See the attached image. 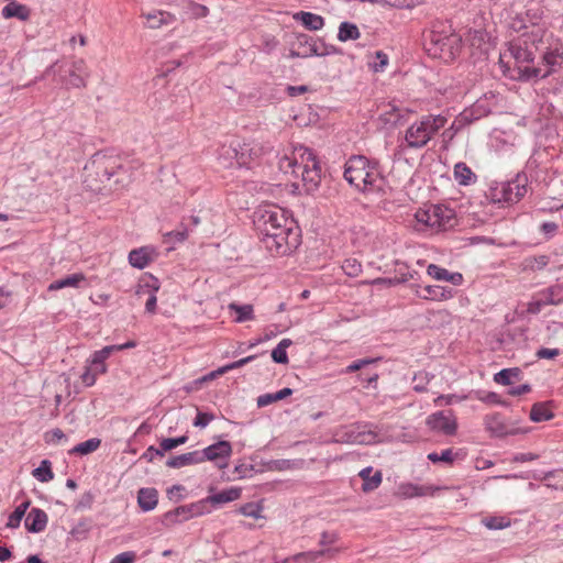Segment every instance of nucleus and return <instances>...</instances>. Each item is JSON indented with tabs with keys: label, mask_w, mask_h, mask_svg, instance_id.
Returning a JSON list of instances; mask_svg holds the SVG:
<instances>
[{
	"label": "nucleus",
	"mask_w": 563,
	"mask_h": 563,
	"mask_svg": "<svg viewBox=\"0 0 563 563\" xmlns=\"http://www.w3.org/2000/svg\"><path fill=\"white\" fill-rule=\"evenodd\" d=\"M295 19L300 21L305 27L311 31H318L324 25L323 18L311 12L301 11L295 15Z\"/></svg>",
	"instance_id": "obj_37"
},
{
	"label": "nucleus",
	"mask_w": 563,
	"mask_h": 563,
	"mask_svg": "<svg viewBox=\"0 0 563 563\" xmlns=\"http://www.w3.org/2000/svg\"><path fill=\"white\" fill-rule=\"evenodd\" d=\"M542 302L549 305L563 303V285L556 284L539 292Z\"/></svg>",
	"instance_id": "obj_35"
},
{
	"label": "nucleus",
	"mask_w": 563,
	"mask_h": 563,
	"mask_svg": "<svg viewBox=\"0 0 563 563\" xmlns=\"http://www.w3.org/2000/svg\"><path fill=\"white\" fill-rule=\"evenodd\" d=\"M301 150V162L298 163L296 158L294 161L287 158L288 166L292 167V174L301 176L306 190L313 191L321 180V167L311 150L307 147Z\"/></svg>",
	"instance_id": "obj_8"
},
{
	"label": "nucleus",
	"mask_w": 563,
	"mask_h": 563,
	"mask_svg": "<svg viewBox=\"0 0 563 563\" xmlns=\"http://www.w3.org/2000/svg\"><path fill=\"white\" fill-rule=\"evenodd\" d=\"M484 423L486 430L497 438L517 433V429L510 428L499 413L487 415L484 419Z\"/></svg>",
	"instance_id": "obj_18"
},
{
	"label": "nucleus",
	"mask_w": 563,
	"mask_h": 563,
	"mask_svg": "<svg viewBox=\"0 0 563 563\" xmlns=\"http://www.w3.org/2000/svg\"><path fill=\"white\" fill-rule=\"evenodd\" d=\"M57 75L66 88L82 89L87 86L90 71L84 58H74L69 65L59 66Z\"/></svg>",
	"instance_id": "obj_10"
},
{
	"label": "nucleus",
	"mask_w": 563,
	"mask_h": 563,
	"mask_svg": "<svg viewBox=\"0 0 563 563\" xmlns=\"http://www.w3.org/2000/svg\"><path fill=\"white\" fill-rule=\"evenodd\" d=\"M188 236V230L184 224H180L174 231H170L164 235L166 241L175 240L176 242H184Z\"/></svg>",
	"instance_id": "obj_58"
},
{
	"label": "nucleus",
	"mask_w": 563,
	"mask_h": 563,
	"mask_svg": "<svg viewBox=\"0 0 563 563\" xmlns=\"http://www.w3.org/2000/svg\"><path fill=\"white\" fill-rule=\"evenodd\" d=\"M303 463V460H274L269 463V468L274 471L295 470L302 467Z\"/></svg>",
	"instance_id": "obj_51"
},
{
	"label": "nucleus",
	"mask_w": 563,
	"mask_h": 563,
	"mask_svg": "<svg viewBox=\"0 0 563 563\" xmlns=\"http://www.w3.org/2000/svg\"><path fill=\"white\" fill-rule=\"evenodd\" d=\"M188 441V435L184 434L177 438H166L161 441L163 451H170L179 445L185 444Z\"/></svg>",
	"instance_id": "obj_55"
},
{
	"label": "nucleus",
	"mask_w": 563,
	"mask_h": 563,
	"mask_svg": "<svg viewBox=\"0 0 563 563\" xmlns=\"http://www.w3.org/2000/svg\"><path fill=\"white\" fill-rule=\"evenodd\" d=\"M101 444V440L98 438H91L87 441L80 442L75 445L70 451V455H87L95 452Z\"/></svg>",
	"instance_id": "obj_43"
},
{
	"label": "nucleus",
	"mask_w": 563,
	"mask_h": 563,
	"mask_svg": "<svg viewBox=\"0 0 563 563\" xmlns=\"http://www.w3.org/2000/svg\"><path fill=\"white\" fill-rule=\"evenodd\" d=\"M228 308L230 311H233L236 313L234 321L238 323H242V322L254 319V312H253L252 305H239L235 302H231Z\"/></svg>",
	"instance_id": "obj_41"
},
{
	"label": "nucleus",
	"mask_w": 563,
	"mask_h": 563,
	"mask_svg": "<svg viewBox=\"0 0 563 563\" xmlns=\"http://www.w3.org/2000/svg\"><path fill=\"white\" fill-rule=\"evenodd\" d=\"M263 148L250 142H231L229 145H222L220 157L225 159H234L240 167L249 166L253 161L258 158Z\"/></svg>",
	"instance_id": "obj_11"
},
{
	"label": "nucleus",
	"mask_w": 563,
	"mask_h": 563,
	"mask_svg": "<svg viewBox=\"0 0 563 563\" xmlns=\"http://www.w3.org/2000/svg\"><path fill=\"white\" fill-rule=\"evenodd\" d=\"M166 451H163V448L156 449L155 446L151 445L146 449V451L143 453L142 459H145L148 462H152L156 456L163 457Z\"/></svg>",
	"instance_id": "obj_61"
},
{
	"label": "nucleus",
	"mask_w": 563,
	"mask_h": 563,
	"mask_svg": "<svg viewBox=\"0 0 563 563\" xmlns=\"http://www.w3.org/2000/svg\"><path fill=\"white\" fill-rule=\"evenodd\" d=\"M474 397L478 400L487 405H499V406H508V402L503 399L498 394L494 391H487L486 389H475Z\"/></svg>",
	"instance_id": "obj_46"
},
{
	"label": "nucleus",
	"mask_w": 563,
	"mask_h": 563,
	"mask_svg": "<svg viewBox=\"0 0 563 563\" xmlns=\"http://www.w3.org/2000/svg\"><path fill=\"white\" fill-rule=\"evenodd\" d=\"M157 279L153 280V284H145L140 285L136 289V295L139 297L147 296L145 301V310L148 313H155L156 312V303H157V297L156 291L158 290V284Z\"/></svg>",
	"instance_id": "obj_21"
},
{
	"label": "nucleus",
	"mask_w": 563,
	"mask_h": 563,
	"mask_svg": "<svg viewBox=\"0 0 563 563\" xmlns=\"http://www.w3.org/2000/svg\"><path fill=\"white\" fill-rule=\"evenodd\" d=\"M372 472V467H365L358 473V476L363 479L362 490L364 493L373 492L382 484V472L376 471L374 474Z\"/></svg>",
	"instance_id": "obj_27"
},
{
	"label": "nucleus",
	"mask_w": 563,
	"mask_h": 563,
	"mask_svg": "<svg viewBox=\"0 0 563 563\" xmlns=\"http://www.w3.org/2000/svg\"><path fill=\"white\" fill-rule=\"evenodd\" d=\"M63 439H65V433L58 428L45 433L46 443H58Z\"/></svg>",
	"instance_id": "obj_63"
},
{
	"label": "nucleus",
	"mask_w": 563,
	"mask_h": 563,
	"mask_svg": "<svg viewBox=\"0 0 563 563\" xmlns=\"http://www.w3.org/2000/svg\"><path fill=\"white\" fill-rule=\"evenodd\" d=\"M30 506V501L21 503L13 512L9 516L7 527L11 529H15L20 526L21 520L25 516L26 509Z\"/></svg>",
	"instance_id": "obj_50"
},
{
	"label": "nucleus",
	"mask_w": 563,
	"mask_h": 563,
	"mask_svg": "<svg viewBox=\"0 0 563 563\" xmlns=\"http://www.w3.org/2000/svg\"><path fill=\"white\" fill-rule=\"evenodd\" d=\"M523 32L508 43V48L500 53L499 63L504 74L515 80L528 81L543 79L556 71L563 62L559 48L548 51L547 31L532 23L520 26Z\"/></svg>",
	"instance_id": "obj_1"
},
{
	"label": "nucleus",
	"mask_w": 563,
	"mask_h": 563,
	"mask_svg": "<svg viewBox=\"0 0 563 563\" xmlns=\"http://www.w3.org/2000/svg\"><path fill=\"white\" fill-rule=\"evenodd\" d=\"M213 419H214V416L212 413L198 411V413H197V416H196V418L194 420V426L195 427H199V428H205Z\"/></svg>",
	"instance_id": "obj_60"
},
{
	"label": "nucleus",
	"mask_w": 563,
	"mask_h": 563,
	"mask_svg": "<svg viewBox=\"0 0 563 563\" xmlns=\"http://www.w3.org/2000/svg\"><path fill=\"white\" fill-rule=\"evenodd\" d=\"M86 186L92 191H100L103 185L121 184L128 172L124 168L123 159L119 155L109 154L107 152H98L93 154L85 166Z\"/></svg>",
	"instance_id": "obj_3"
},
{
	"label": "nucleus",
	"mask_w": 563,
	"mask_h": 563,
	"mask_svg": "<svg viewBox=\"0 0 563 563\" xmlns=\"http://www.w3.org/2000/svg\"><path fill=\"white\" fill-rule=\"evenodd\" d=\"M158 503V492L155 488H141L137 493V504L143 511L153 510Z\"/></svg>",
	"instance_id": "obj_29"
},
{
	"label": "nucleus",
	"mask_w": 563,
	"mask_h": 563,
	"mask_svg": "<svg viewBox=\"0 0 563 563\" xmlns=\"http://www.w3.org/2000/svg\"><path fill=\"white\" fill-rule=\"evenodd\" d=\"M86 279L85 275L81 273L68 275L64 278L57 279L49 284L48 291L58 290L66 287H79L80 283Z\"/></svg>",
	"instance_id": "obj_38"
},
{
	"label": "nucleus",
	"mask_w": 563,
	"mask_h": 563,
	"mask_svg": "<svg viewBox=\"0 0 563 563\" xmlns=\"http://www.w3.org/2000/svg\"><path fill=\"white\" fill-rule=\"evenodd\" d=\"M4 19L16 18L20 21H27L31 16V9L16 1L9 2L1 11Z\"/></svg>",
	"instance_id": "obj_25"
},
{
	"label": "nucleus",
	"mask_w": 563,
	"mask_h": 563,
	"mask_svg": "<svg viewBox=\"0 0 563 563\" xmlns=\"http://www.w3.org/2000/svg\"><path fill=\"white\" fill-rule=\"evenodd\" d=\"M240 512L245 517L260 518L262 507L255 503H247L240 508Z\"/></svg>",
	"instance_id": "obj_57"
},
{
	"label": "nucleus",
	"mask_w": 563,
	"mask_h": 563,
	"mask_svg": "<svg viewBox=\"0 0 563 563\" xmlns=\"http://www.w3.org/2000/svg\"><path fill=\"white\" fill-rule=\"evenodd\" d=\"M339 540V534L335 531H323L320 534L319 545L321 549L331 548Z\"/></svg>",
	"instance_id": "obj_56"
},
{
	"label": "nucleus",
	"mask_w": 563,
	"mask_h": 563,
	"mask_svg": "<svg viewBox=\"0 0 563 563\" xmlns=\"http://www.w3.org/2000/svg\"><path fill=\"white\" fill-rule=\"evenodd\" d=\"M527 188L528 177L521 173L511 180L493 183L486 196L495 203H516L527 194Z\"/></svg>",
	"instance_id": "obj_6"
},
{
	"label": "nucleus",
	"mask_w": 563,
	"mask_h": 563,
	"mask_svg": "<svg viewBox=\"0 0 563 563\" xmlns=\"http://www.w3.org/2000/svg\"><path fill=\"white\" fill-rule=\"evenodd\" d=\"M181 8L189 19H201L209 14V9L206 5L191 0H183Z\"/></svg>",
	"instance_id": "obj_39"
},
{
	"label": "nucleus",
	"mask_w": 563,
	"mask_h": 563,
	"mask_svg": "<svg viewBox=\"0 0 563 563\" xmlns=\"http://www.w3.org/2000/svg\"><path fill=\"white\" fill-rule=\"evenodd\" d=\"M333 438L335 442L351 444H374L382 442L384 439L378 426L367 423L340 427L334 431Z\"/></svg>",
	"instance_id": "obj_7"
},
{
	"label": "nucleus",
	"mask_w": 563,
	"mask_h": 563,
	"mask_svg": "<svg viewBox=\"0 0 563 563\" xmlns=\"http://www.w3.org/2000/svg\"><path fill=\"white\" fill-rule=\"evenodd\" d=\"M241 496V489L239 488H229L221 490L217 494L210 495L201 501H206V508H209V504L211 505H220L236 500Z\"/></svg>",
	"instance_id": "obj_28"
},
{
	"label": "nucleus",
	"mask_w": 563,
	"mask_h": 563,
	"mask_svg": "<svg viewBox=\"0 0 563 563\" xmlns=\"http://www.w3.org/2000/svg\"><path fill=\"white\" fill-rule=\"evenodd\" d=\"M427 426L444 435H454L457 430V422L451 410L437 411L427 418Z\"/></svg>",
	"instance_id": "obj_14"
},
{
	"label": "nucleus",
	"mask_w": 563,
	"mask_h": 563,
	"mask_svg": "<svg viewBox=\"0 0 563 563\" xmlns=\"http://www.w3.org/2000/svg\"><path fill=\"white\" fill-rule=\"evenodd\" d=\"M379 358H362V360H357V361H354L352 364H350L345 372L346 373H351V372H357L360 371V379L362 383H367V384H372V383H375L378 378V373L376 371H373V368H371V366L373 364H375Z\"/></svg>",
	"instance_id": "obj_17"
},
{
	"label": "nucleus",
	"mask_w": 563,
	"mask_h": 563,
	"mask_svg": "<svg viewBox=\"0 0 563 563\" xmlns=\"http://www.w3.org/2000/svg\"><path fill=\"white\" fill-rule=\"evenodd\" d=\"M520 375V369L517 367L514 368H504L494 375V382L497 385L508 386L515 384V378H518Z\"/></svg>",
	"instance_id": "obj_44"
},
{
	"label": "nucleus",
	"mask_w": 563,
	"mask_h": 563,
	"mask_svg": "<svg viewBox=\"0 0 563 563\" xmlns=\"http://www.w3.org/2000/svg\"><path fill=\"white\" fill-rule=\"evenodd\" d=\"M405 141L409 148H422L428 144L423 115L407 129Z\"/></svg>",
	"instance_id": "obj_16"
},
{
	"label": "nucleus",
	"mask_w": 563,
	"mask_h": 563,
	"mask_svg": "<svg viewBox=\"0 0 563 563\" xmlns=\"http://www.w3.org/2000/svg\"><path fill=\"white\" fill-rule=\"evenodd\" d=\"M209 512L210 508H206V501L199 500L165 512L162 522L165 526H173Z\"/></svg>",
	"instance_id": "obj_12"
},
{
	"label": "nucleus",
	"mask_w": 563,
	"mask_h": 563,
	"mask_svg": "<svg viewBox=\"0 0 563 563\" xmlns=\"http://www.w3.org/2000/svg\"><path fill=\"white\" fill-rule=\"evenodd\" d=\"M482 523L489 530H500L510 526V519L507 517H486L482 520Z\"/></svg>",
	"instance_id": "obj_52"
},
{
	"label": "nucleus",
	"mask_w": 563,
	"mask_h": 563,
	"mask_svg": "<svg viewBox=\"0 0 563 563\" xmlns=\"http://www.w3.org/2000/svg\"><path fill=\"white\" fill-rule=\"evenodd\" d=\"M327 51H321L318 45L317 40L307 35V34H298L295 37V41L291 43V49L289 56L295 57H310L313 55L324 56L327 55Z\"/></svg>",
	"instance_id": "obj_13"
},
{
	"label": "nucleus",
	"mask_w": 563,
	"mask_h": 563,
	"mask_svg": "<svg viewBox=\"0 0 563 563\" xmlns=\"http://www.w3.org/2000/svg\"><path fill=\"white\" fill-rule=\"evenodd\" d=\"M202 463L200 451H192L180 455L172 456L166 461V466L170 468H181L189 465Z\"/></svg>",
	"instance_id": "obj_24"
},
{
	"label": "nucleus",
	"mask_w": 563,
	"mask_h": 563,
	"mask_svg": "<svg viewBox=\"0 0 563 563\" xmlns=\"http://www.w3.org/2000/svg\"><path fill=\"white\" fill-rule=\"evenodd\" d=\"M339 552L338 548L320 549L316 551H306L297 553V563H317L320 559L333 558Z\"/></svg>",
	"instance_id": "obj_26"
},
{
	"label": "nucleus",
	"mask_w": 563,
	"mask_h": 563,
	"mask_svg": "<svg viewBox=\"0 0 563 563\" xmlns=\"http://www.w3.org/2000/svg\"><path fill=\"white\" fill-rule=\"evenodd\" d=\"M201 461H217L220 459H229L232 454V445L229 441H218L203 450H199Z\"/></svg>",
	"instance_id": "obj_19"
},
{
	"label": "nucleus",
	"mask_w": 563,
	"mask_h": 563,
	"mask_svg": "<svg viewBox=\"0 0 563 563\" xmlns=\"http://www.w3.org/2000/svg\"><path fill=\"white\" fill-rule=\"evenodd\" d=\"M441 26V29L434 27L423 34L426 51L433 57L444 60L454 59L461 45V38L450 30H445L443 25Z\"/></svg>",
	"instance_id": "obj_5"
},
{
	"label": "nucleus",
	"mask_w": 563,
	"mask_h": 563,
	"mask_svg": "<svg viewBox=\"0 0 563 563\" xmlns=\"http://www.w3.org/2000/svg\"><path fill=\"white\" fill-rule=\"evenodd\" d=\"M294 389H279L276 393H268L257 397V407L263 408L275 401L283 400L292 394Z\"/></svg>",
	"instance_id": "obj_42"
},
{
	"label": "nucleus",
	"mask_w": 563,
	"mask_h": 563,
	"mask_svg": "<svg viewBox=\"0 0 563 563\" xmlns=\"http://www.w3.org/2000/svg\"><path fill=\"white\" fill-rule=\"evenodd\" d=\"M290 339H283L277 346L272 351V358L275 363L286 364L288 362V356L286 349L291 345Z\"/></svg>",
	"instance_id": "obj_49"
},
{
	"label": "nucleus",
	"mask_w": 563,
	"mask_h": 563,
	"mask_svg": "<svg viewBox=\"0 0 563 563\" xmlns=\"http://www.w3.org/2000/svg\"><path fill=\"white\" fill-rule=\"evenodd\" d=\"M32 475L42 483H47L54 478V473L52 471V463L48 460H43L40 463V466L34 468Z\"/></svg>",
	"instance_id": "obj_47"
},
{
	"label": "nucleus",
	"mask_w": 563,
	"mask_h": 563,
	"mask_svg": "<svg viewBox=\"0 0 563 563\" xmlns=\"http://www.w3.org/2000/svg\"><path fill=\"white\" fill-rule=\"evenodd\" d=\"M415 217L419 223L437 231L448 230L455 223L454 211L441 205H433L428 209H419Z\"/></svg>",
	"instance_id": "obj_9"
},
{
	"label": "nucleus",
	"mask_w": 563,
	"mask_h": 563,
	"mask_svg": "<svg viewBox=\"0 0 563 563\" xmlns=\"http://www.w3.org/2000/svg\"><path fill=\"white\" fill-rule=\"evenodd\" d=\"M361 36L358 27L351 22H342L339 26L338 40L340 42H346L351 40H357Z\"/></svg>",
	"instance_id": "obj_45"
},
{
	"label": "nucleus",
	"mask_w": 563,
	"mask_h": 563,
	"mask_svg": "<svg viewBox=\"0 0 563 563\" xmlns=\"http://www.w3.org/2000/svg\"><path fill=\"white\" fill-rule=\"evenodd\" d=\"M547 305L542 302L541 296L538 294L537 297L528 303L527 311L532 314L539 313Z\"/></svg>",
	"instance_id": "obj_62"
},
{
	"label": "nucleus",
	"mask_w": 563,
	"mask_h": 563,
	"mask_svg": "<svg viewBox=\"0 0 563 563\" xmlns=\"http://www.w3.org/2000/svg\"><path fill=\"white\" fill-rule=\"evenodd\" d=\"M343 272L350 277H356L362 273V265L355 258H347L342 264Z\"/></svg>",
	"instance_id": "obj_54"
},
{
	"label": "nucleus",
	"mask_w": 563,
	"mask_h": 563,
	"mask_svg": "<svg viewBox=\"0 0 563 563\" xmlns=\"http://www.w3.org/2000/svg\"><path fill=\"white\" fill-rule=\"evenodd\" d=\"M426 126V139L428 142L446 124L448 120L441 114L423 115Z\"/></svg>",
	"instance_id": "obj_32"
},
{
	"label": "nucleus",
	"mask_w": 563,
	"mask_h": 563,
	"mask_svg": "<svg viewBox=\"0 0 563 563\" xmlns=\"http://www.w3.org/2000/svg\"><path fill=\"white\" fill-rule=\"evenodd\" d=\"M135 558H136V555H135L134 552L128 551V552H123V553L118 554L111 561V563H133Z\"/></svg>",
	"instance_id": "obj_64"
},
{
	"label": "nucleus",
	"mask_w": 563,
	"mask_h": 563,
	"mask_svg": "<svg viewBox=\"0 0 563 563\" xmlns=\"http://www.w3.org/2000/svg\"><path fill=\"white\" fill-rule=\"evenodd\" d=\"M433 490L434 489L432 486L417 485L411 483L402 484L400 486L401 494L408 498L432 495Z\"/></svg>",
	"instance_id": "obj_40"
},
{
	"label": "nucleus",
	"mask_w": 563,
	"mask_h": 563,
	"mask_svg": "<svg viewBox=\"0 0 563 563\" xmlns=\"http://www.w3.org/2000/svg\"><path fill=\"white\" fill-rule=\"evenodd\" d=\"M48 517L46 512L40 508H32L25 518V528L27 531L38 533L47 526Z\"/></svg>",
	"instance_id": "obj_20"
},
{
	"label": "nucleus",
	"mask_w": 563,
	"mask_h": 563,
	"mask_svg": "<svg viewBox=\"0 0 563 563\" xmlns=\"http://www.w3.org/2000/svg\"><path fill=\"white\" fill-rule=\"evenodd\" d=\"M253 222L261 242L273 255H287L300 244V230L296 221L277 206L258 207Z\"/></svg>",
	"instance_id": "obj_2"
},
{
	"label": "nucleus",
	"mask_w": 563,
	"mask_h": 563,
	"mask_svg": "<svg viewBox=\"0 0 563 563\" xmlns=\"http://www.w3.org/2000/svg\"><path fill=\"white\" fill-rule=\"evenodd\" d=\"M93 504V495L90 492L84 493L75 505L76 510L90 509Z\"/></svg>",
	"instance_id": "obj_59"
},
{
	"label": "nucleus",
	"mask_w": 563,
	"mask_h": 563,
	"mask_svg": "<svg viewBox=\"0 0 563 563\" xmlns=\"http://www.w3.org/2000/svg\"><path fill=\"white\" fill-rule=\"evenodd\" d=\"M147 21V25L151 29H158L162 25L170 24L175 21V16L166 11H154L144 14Z\"/></svg>",
	"instance_id": "obj_36"
},
{
	"label": "nucleus",
	"mask_w": 563,
	"mask_h": 563,
	"mask_svg": "<svg viewBox=\"0 0 563 563\" xmlns=\"http://www.w3.org/2000/svg\"><path fill=\"white\" fill-rule=\"evenodd\" d=\"M418 296L427 300H443L453 296L452 289L439 285L426 286Z\"/></svg>",
	"instance_id": "obj_31"
},
{
	"label": "nucleus",
	"mask_w": 563,
	"mask_h": 563,
	"mask_svg": "<svg viewBox=\"0 0 563 563\" xmlns=\"http://www.w3.org/2000/svg\"><path fill=\"white\" fill-rule=\"evenodd\" d=\"M427 273L437 280H445L454 286H460L463 283V275L461 273H450L448 269L435 264H429Z\"/></svg>",
	"instance_id": "obj_22"
},
{
	"label": "nucleus",
	"mask_w": 563,
	"mask_h": 563,
	"mask_svg": "<svg viewBox=\"0 0 563 563\" xmlns=\"http://www.w3.org/2000/svg\"><path fill=\"white\" fill-rule=\"evenodd\" d=\"M401 118H402L401 109L398 108L395 104H391V103H389L387 106V110H385L380 114V120L385 124H389V125H393V126L397 125L400 122Z\"/></svg>",
	"instance_id": "obj_48"
},
{
	"label": "nucleus",
	"mask_w": 563,
	"mask_h": 563,
	"mask_svg": "<svg viewBox=\"0 0 563 563\" xmlns=\"http://www.w3.org/2000/svg\"><path fill=\"white\" fill-rule=\"evenodd\" d=\"M114 351L113 345L104 346L103 349L96 351L92 354L90 366L82 373L81 378L85 385L91 386L95 384L96 374H102L106 372L104 361Z\"/></svg>",
	"instance_id": "obj_15"
},
{
	"label": "nucleus",
	"mask_w": 563,
	"mask_h": 563,
	"mask_svg": "<svg viewBox=\"0 0 563 563\" xmlns=\"http://www.w3.org/2000/svg\"><path fill=\"white\" fill-rule=\"evenodd\" d=\"M343 176L361 192L378 191L384 185L379 163L363 155H353L347 159Z\"/></svg>",
	"instance_id": "obj_4"
},
{
	"label": "nucleus",
	"mask_w": 563,
	"mask_h": 563,
	"mask_svg": "<svg viewBox=\"0 0 563 563\" xmlns=\"http://www.w3.org/2000/svg\"><path fill=\"white\" fill-rule=\"evenodd\" d=\"M529 417L533 422H542L551 420L554 413L550 402H537L531 407Z\"/></svg>",
	"instance_id": "obj_34"
},
{
	"label": "nucleus",
	"mask_w": 563,
	"mask_h": 563,
	"mask_svg": "<svg viewBox=\"0 0 563 563\" xmlns=\"http://www.w3.org/2000/svg\"><path fill=\"white\" fill-rule=\"evenodd\" d=\"M476 178V175L464 162H459L454 165V179L459 185L468 186L474 184Z\"/></svg>",
	"instance_id": "obj_33"
},
{
	"label": "nucleus",
	"mask_w": 563,
	"mask_h": 563,
	"mask_svg": "<svg viewBox=\"0 0 563 563\" xmlns=\"http://www.w3.org/2000/svg\"><path fill=\"white\" fill-rule=\"evenodd\" d=\"M255 356H247L245 358H242L240 361H236V362H233L229 365H225V366H222L216 371H212L206 375H202L201 377H198L197 379H195V384L196 385H200V384H206V383H210L211 380H213L216 377L224 374L225 372H228L229 369H233V368H238V367H241L242 365L249 363L250 361H252Z\"/></svg>",
	"instance_id": "obj_30"
},
{
	"label": "nucleus",
	"mask_w": 563,
	"mask_h": 563,
	"mask_svg": "<svg viewBox=\"0 0 563 563\" xmlns=\"http://www.w3.org/2000/svg\"><path fill=\"white\" fill-rule=\"evenodd\" d=\"M457 453L453 452V449H445L441 453L431 452L428 454V460L432 463L444 462L446 464H452L456 457Z\"/></svg>",
	"instance_id": "obj_53"
},
{
	"label": "nucleus",
	"mask_w": 563,
	"mask_h": 563,
	"mask_svg": "<svg viewBox=\"0 0 563 563\" xmlns=\"http://www.w3.org/2000/svg\"><path fill=\"white\" fill-rule=\"evenodd\" d=\"M154 261V250L147 246L132 250L129 253V263L139 269L145 268Z\"/></svg>",
	"instance_id": "obj_23"
}]
</instances>
